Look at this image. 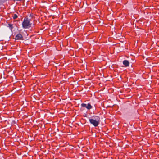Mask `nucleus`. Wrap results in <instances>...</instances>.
<instances>
[{
    "mask_svg": "<svg viewBox=\"0 0 159 159\" xmlns=\"http://www.w3.org/2000/svg\"><path fill=\"white\" fill-rule=\"evenodd\" d=\"M13 19H15L17 17V16L16 14H14L13 15Z\"/></svg>",
    "mask_w": 159,
    "mask_h": 159,
    "instance_id": "nucleus-7",
    "label": "nucleus"
},
{
    "mask_svg": "<svg viewBox=\"0 0 159 159\" xmlns=\"http://www.w3.org/2000/svg\"><path fill=\"white\" fill-rule=\"evenodd\" d=\"M100 118L98 116H95L92 118L89 119V120L91 124L93 125L94 126H98L100 123Z\"/></svg>",
    "mask_w": 159,
    "mask_h": 159,
    "instance_id": "nucleus-1",
    "label": "nucleus"
},
{
    "mask_svg": "<svg viewBox=\"0 0 159 159\" xmlns=\"http://www.w3.org/2000/svg\"><path fill=\"white\" fill-rule=\"evenodd\" d=\"M32 24L30 23V19L25 18L22 23V27L26 29L30 27Z\"/></svg>",
    "mask_w": 159,
    "mask_h": 159,
    "instance_id": "nucleus-2",
    "label": "nucleus"
},
{
    "mask_svg": "<svg viewBox=\"0 0 159 159\" xmlns=\"http://www.w3.org/2000/svg\"><path fill=\"white\" fill-rule=\"evenodd\" d=\"M8 27L11 30H12V29L13 28V25L11 24H8Z\"/></svg>",
    "mask_w": 159,
    "mask_h": 159,
    "instance_id": "nucleus-6",
    "label": "nucleus"
},
{
    "mask_svg": "<svg viewBox=\"0 0 159 159\" xmlns=\"http://www.w3.org/2000/svg\"><path fill=\"white\" fill-rule=\"evenodd\" d=\"M123 63L124 65L125 66H129V62L127 60H124L123 61Z\"/></svg>",
    "mask_w": 159,
    "mask_h": 159,
    "instance_id": "nucleus-5",
    "label": "nucleus"
},
{
    "mask_svg": "<svg viewBox=\"0 0 159 159\" xmlns=\"http://www.w3.org/2000/svg\"><path fill=\"white\" fill-rule=\"evenodd\" d=\"M23 37L20 34H17L15 37V39L16 40L23 39Z\"/></svg>",
    "mask_w": 159,
    "mask_h": 159,
    "instance_id": "nucleus-4",
    "label": "nucleus"
},
{
    "mask_svg": "<svg viewBox=\"0 0 159 159\" xmlns=\"http://www.w3.org/2000/svg\"><path fill=\"white\" fill-rule=\"evenodd\" d=\"M81 106L83 107H86L88 109H90L92 108V106L90 104H86L85 103H82L81 104Z\"/></svg>",
    "mask_w": 159,
    "mask_h": 159,
    "instance_id": "nucleus-3",
    "label": "nucleus"
}]
</instances>
